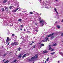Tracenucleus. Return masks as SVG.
I'll return each instance as SVG.
<instances>
[{"label":"nucleus","mask_w":63,"mask_h":63,"mask_svg":"<svg viewBox=\"0 0 63 63\" xmlns=\"http://www.w3.org/2000/svg\"><path fill=\"white\" fill-rule=\"evenodd\" d=\"M41 8H42V9L43 8V7H41Z\"/></svg>","instance_id":"nucleus-57"},{"label":"nucleus","mask_w":63,"mask_h":63,"mask_svg":"<svg viewBox=\"0 0 63 63\" xmlns=\"http://www.w3.org/2000/svg\"><path fill=\"white\" fill-rule=\"evenodd\" d=\"M18 6H19V5H18Z\"/></svg>","instance_id":"nucleus-60"},{"label":"nucleus","mask_w":63,"mask_h":63,"mask_svg":"<svg viewBox=\"0 0 63 63\" xmlns=\"http://www.w3.org/2000/svg\"><path fill=\"white\" fill-rule=\"evenodd\" d=\"M24 31H25V29H24Z\"/></svg>","instance_id":"nucleus-54"},{"label":"nucleus","mask_w":63,"mask_h":63,"mask_svg":"<svg viewBox=\"0 0 63 63\" xmlns=\"http://www.w3.org/2000/svg\"><path fill=\"white\" fill-rule=\"evenodd\" d=\"M44 5H46V3H42V4H41V5H43L44 6Z\"/></svg>","instance_id":"nucleus-23"},{"label":"nucleus","mask_w":63,"mask_h":63,"mask_svg":"<svg viewBox=\"0 0 63 63\" xmlns=\"http://www.w3.org/2000/svg\"><path fill=\"white\" fill-rule=\"evenodd\" d=\"M26 56H27V54H25L22 57V58H24V57H26Z\"/></svg>","instance_id":"nucleus-9"},{"label":"nucleus","mask_w":63,"mask_h":63,"mask_svg":"<svg viewBox=\"0 0 63 63\" xmlns=\"http://www.w3.org/2000/svg\"><path fill=\"white\" fill-rule=\"evenodd\" d=\"M20 26H21V27H23V25H21Z\"/></svg>","instance_id":"nucleus-49"},{"label":"nucleus","mask_w":63,"mask_h":63,"mask_svg":"<svg viewBox=\"0 0 63 63\" xmlns=\"http://www.w3.org/2000/svg\"><path fill=\"white\" fill-rule=\"evenodd\" d=\"M21 19H19L18 20V21H20V22H21Z\"/></svg>","instance_id":"nucleus-22"},{"label":"nucleus","mask_w":63,"mask_h":63,"mask_svg":"<svg viewBox=\"0 0 63 63\" xmlns=\"http://www.w3.org/2000/svg\"><path fill=\"white\" fill-rule=\"evenodd\" d=\"M33 12L34 13H36V12H35V11H33Z\"/></svg>","instance_id":"nucleus-52"},{"label":"nucleus","mask_w":63,"mask_h":63,"mask_svg":"<svg viewBox=\"0 0 63 63\" xmlns=\"http://www.w3.org/2000/svg\"><path fill=\"white\" fill-rule=\"evenodd\" d=\"M6 43H8L9 41V40H8V39H7L6 40Z\"/></svg>","instance_id":"nucleus-28"},{"label":"nucleus","mask_w":63,"mask_h":63,"mask_svg":"<svg viewBox=\"0 0 63 63\" xmlns=\"http://www.w3.org/2000/svg\"><path fill=\"white\" fill-rule=\"evenodd\" d=\"M7 54H4V56H6V55Z\"/></svg>","instance_id":"nucleus-44"},{"label":"nucleus","mask_w":63,"mask_h":63,"mask_svg":"<svg viewBox=\"0 0 63 63\" xmlns=\"http://www.w3.org/2000/svg\"><path fill=\"white\" fill-rule=\"evenodd\" d=\"M38 27H36V29L38 28Z\"/></svg>","instance_id":"nucleus-45"},{"label":"nucleus","mask_w":63,"mask_h":63,"mask_svg":"<svg viewBox=\"0 0 63 63\" xmlns=\"http://www.w3.org/2000/svg\"><path fill=\"white\" fill-rule=\"evenodd\" d=\"M12 11L13 13H16V10H12Z\"/></svg>","instance_id":"nucleus-14"},{"label":"nucleus","mask_w":63,"mask_h":63,"mask_svg":"<svg viewBox=\"0 0 63 63\" xmlns=\"http://www.w3.org/2000/svg\"><path fill=\"white\" fill-rule=\"evenodd\" d=\"M59 62H60L59 61L58 62V63H59Z\"/></svg>","instance_id":"nucleus-51"},{"label":"nucleus","mask_w":63,"mask_h":63,"mask_svg":"<svg viewBox=\"0 0 63 63\" xmlns=\"http://www.w3.org/2000/svg\"><path fill=\"white\" fill-rule=\"evenodd\" d=\"M61 36H63V33H62Z\"/></svg>","instance_id":"nucleus-42"},{"label":"nucleus","mask_w":63,"mask_h":63,"mask_svg":"<svg viewBox=\"0 0 63 63\" xmlns=\"http://www.w3.org/2000/svg\"><path fill=\"white\" fill-rule=\"evenodd\" d=\"M45 8H46L47 9H48V7H47L45 6Z\"/></svg>","instance_id":"nucleus-38"},{"label":"nucleus","mask_w":63,"mask_h":63,"mask_svg":"<svg viewBox=\"0 0 63 63\" xmlns=\"http://www.w3.org/2000/svg\"><path fill=\"white\" fill-rule=\"evenodd\" d=\"M45 63H47V62H46V61H45Z\"/></svg>","instance_id":"nucleus-61"},{"label":"nucleus","mask_w":63,"mask_h":63,"mask_svg":"<svg viewBox=\"0 0 63 63\" xmlns=\"http://www.w3.org/2000/svg\"><path fill=\"white\" fill-rule=\"evenodd\" d=\"M57 45V44L56 43H55V44H54L53 45V46H56Z\"/></svg>","instance_id":"nucleus-25"},{"label":"nucleus","mask_w":63,"mask_h":63,"mask_svg":"<svg viewBox=\"0 0 63 63\" xmlns=\"http://www.w3.org/2000/svg\"><path fill=\"white\" fill-rule=\"evenodd\" d=\"M35 37H34V38H35Z\"/></svg>","instance_id":"nucleus-62"},{"label":"nucleus","mask_w":63,"mask_h":63,"mask_svg":"<svg viewBox=\"0 0 63 63\" xmlns=\"http://www.w3.org/2000/svg\"><path fill=\"white\" fill-rule=\"evenodd\" d=\"M35 14L37 15V16H39V14L38 13L36 12Z\"/></svg>","instance_id":"nucleus-32"},{"label":"nucleus","mask_w":63,"mask_h":63,"mask_svg":"<svg viewBox=\"0 0 63 63\" xmlns=\"http://www.w3.org/2000/svg\"><path fill=\"white\" fill-rule=\"evenodd\" d=\"M54 10L56 12V13H57V15H58V12H57V10L55 8H54Z\"/></svg>","instance_id":"nucleus-12"},{"label":"nucleus","mask_w":63,"mask_h":63,"mask_svg":"<svg viewBox=\"0 0 63 63\" xmlns=\"http://www.w3.org/2000/svg\"><path fill=\"white\" fill-rule=\"evenodd\" d=\"M49 60V58L48 57L47 58V59H46V61H48Z\"/></svg>","instance_id":"nucleus-26"},{"label":"nucleus","mask_w":63,"mask_h":63,"mask_svg":"<svg viewBox=\"0 0 63 63\" xmlns=\"http://www.w3.org/2000/svg\"><path fill=\"white\" fill-rule=\"evenodd\" d=\"M3 22H4L3 24V26H6V23H5V21H3Z\"/></svg>","instance_id":"nucleus-6"},{"label":"nucleus","mask_w":63,"mask_h":63,"mask_svg":"<svg viewBox=\"0 0 63 63\" xmlns=\"http://www.w3.org/2000/svg\"><path fill=\"white\" fill-rule=\"evenodd\" d=\"M23 33H25V32H23Z\"/></svg>","instance_id":"nucleus-56"},{"label":"nucleus","mask_w":63,"mask_h":63,"mask_svg":"<svg viewBox=\"0 0 63 63\" xmlns=\"http://www.w3.org/2000/svg\"><path fill=\"white\" fill-rule=\"evenodd\" d=\"M53 35V33H52V34H50L49 35H48L47 36V37H50L51 36H52Z\"/></svg>","instance_id":"nucleus-10"},{"label":"nucleus","mask_w":63,"mask_h":63,"mask_svg":"<svg viewBox=\"0 0 63 63\" xmlns=\"http://www.w3.org/2000/svg\"><path fill=\"white\" fill-rule=\"evenodd\" d=\"M33 48H35L36 47V46H33Z\"/></svg>","instance_id":"nucleus-46"},{"label":"nucleus","mask_w":63,"mask_h":63,"mask_svg":"<svg viewBox=\"0 0 63 63\" xmlns=\"http://www.w3.org/2000/svg\"><path fill=\"white\" fill-rule=\"evenodd\" d=\"M13 26V25H11V26Z\"/></svg>","instance_id":"nucleus-58"},{"label":"nucleus","mask_w":63,"mask_h":63,"mask_svg":"<svg viewBox=\"0 0 63 63\" xmlns=\"http://www.w3.org/2000/svg\"><path fill=\"white\" fill-rule=\"evenodd\" d=\"M55 53V52H54L52 53H51L50 54H52V55H53V54H54V53Z\"/></svg>","instance_id":"nucleus-21"},{"label":"nucleus","mask_w":63,"mask_h":63,"mask_svg":"<svg viewBox=\"0 0 63 63\" xmlns=\"http://www.w3.org/2000/svg\"><path fill=\"white\" fill-rule=\"evenodd\" d=\"M17 61L16 60H15L14 61H13L12 62L13 63H15V62H16Z\"/></svg>","instance_id":"nucleus-16"},{"label":"nucleus","mask_w":63,"mask_h":63,"mask_svg":"<svg viewBox=\"0 0 63 63\" xmlns=\"http://www.w3.org/2000/svg\"><path fill=\"white\" fill-rule=\"evenodd\" d=\"M57 21H56L55 22V24H57Z\"/></svg>","instance_id":"nucleus-41"},{"label":"nucleus","mask_w":63,"mask_h":63,"mask_svg":"<svg viewBox=\"0 0 63 63\" xmlns=\"http://www.w3.org/2000/svg\"><path fill=\"white\" fill-rule=\"evenodd\" d=\"M36 31V32H38V29L36 30V29L35 31Z\"/></svg>","instance_id":"nucleus-40"},{"label":"nucleus","mask_w":63,"mask_h":63,"mask_svg":"<svg viewBox=\"0 0 63 63\" xmlns=\"http://www.w3.org/2000/svg\"><path fill=\"white\" fill-rule=\"evenodd\" d=\"M40 23L42 27L44 26L45 24V25H46L47 24V23L46 22V21L44 20H42L40 21Z\"/></svg>","instance_id":"nucleus-1"},{"label":"nucleus","mask_w":63,"mask_h":63,"mask_svg":"<svg viewBox=\"0 0 63 63\" xmlns=\"http://www.w3.org/2000/svg\"><path fill=\"white\" fill-rule=\"evenodd\" d=\"M7 0H4L3 1V3H6V2H7Z\"/></svg>","instance_id":"nucleus-17"},{"label":"nucleus","mask_w":63,"mask_h":63,"mask_svg":"<svg viewBox=\"0 0 63 63\" xmlns=\"http://www.w3.org/2000/svg\"><path fill=\"white\" fill-rule=\"evenodd\" d=\"M35 41L34 42H32V43L31 44H30V45H32V44H33V43H35Z\"/></svg>","instance_id":"nucleus-29"},{"label":"nucleus","mask_w":63,"mask_h":63,"mask_svg":"<svg viewBox=\"0 0 63 63\" xmlns=\"http://www.w3.org/2000/svg\"><path fill=\"white\" fill-rule=\"evenodd\" d=\"M7 40H10V38L9 37H7Z\"/></svg>","instance_id":"nucleus-37"},{"label":"nucleus","mask_w":63,"mask_h":63,"mask_svg":"<svg viewBox=\"0 0 63 63\" xmlns=\"http://www.w3.org/2000/svg\"><path fill=\"white\" fill-rule=\"evenodd\" d=\"M20 9V8H16V11H17V10H19V9Z\"/></svg>","instance_id":"nucleus-30"},{"label":"nucleus","mask_w":63,"mask_h":63,"mask_svg":"<svg viewBox=\"0 0 63 63\" xmlns=\"http://www.w3.org/2000/svg\"><path fill=\"white\" fill-rule=\"evenodd\" d=\"M12 7H13L12 6H10V7H9V8H10V9H12Z\"/></svg>","instance_id":"nucleus-31"},{"label":"nucleus","mask_w":63,"mask_h":63,"mask_svg":"<svg viewBox=\"0 0 63 63\" xmlns=\"http://www.w3.org/2000/svg\"><path fill=\"white\" fill-rule=\"evenodd\" d=\"M5 60L4 59V60H3V62H4V61H5Z\"/></svg>","instance_id":"nucleus-50"},{"label":"nucleus","mask_w":63,"mask_h":63,"mask_svg":"<svg viewBox=\"0 0 63 63\" xmlns=\"http://www.w3.org/2000/svg\"><path fill=\"white\" fill-rule=\"evenodd\" d=\"M34 58L35 59H37V58H38V55H35V56H34Z\"/></svg>","instance_id":"nucleus-7"},{"label":"nucleus","mask_w":63,"mask_h":63,"mask_svg":"<svg viewBox=\"0 0 63 63\" xmlns=\"http://www.w3.org/2000/svg\"><path fill=\"white\" fill-rule=\"evenodd\" d=\"M18 44V43L16 42H14L11 43L12 46H17Z\"/></svg>","instance_id":"nucleus-3"},{"label":"nucleus","mask_w":63,"mask_h":63,"mask_svg":"<svg viewBox=\"0 0 63 63\" xmlns=\"http://www.w3.org/2000/svg\"><path fill=\"white\" fill-rule=\"evenodd\" d=\"M15 34H12V36L11 37V39H16L17 38V37L16 36H15Z\"/></svg>","instance_id":"nucleus-2"},{"label":"nucleus","mask_w":63,"mask_h":63,"mask_svg":"<svg viewBox=\"0 0 63 63\" xmlns=\"http://www.w3.org/2000/svg\"><path fill=\"white\" fill-rule=\"evenodd\" d=\"M48 47L49 50H50L51 51H53V50H54V49L52 48L51 46V45H49Z\"/></svg>","instance_id":"nucleus-5"},{"label":"nucleus","mask_w":63,"mask_h":63,"mask_svg":"<svg viewBox=\"0 0 63 63\" xmlns=\"http://www.w3.org/2000/svg\"><path fill=\"white\" fill-rule=\"evenodd\" d=\"M5 10H7V9H8V7H6L5 8Z\"/></svg>","instance_id":"nucleus-35"},{"label":"nucleus","mask_w":63,"mask_h":63,"mask_svg":"<svg viewBox=\"0 0 63 63\" xmlns=\"http://www.w3.org/2000/svg\"><path fill=\"white\" fill-rule=\"evenodd\" d=\"M40 46H44V44H41L40 45Z\"/></svg>","instance_id":"nucleus-27"},{"label":"nucleus","mask_w":63,"mask_h":63,"mask_svg":"<svg viewBox=\"0 0 63 63\" xmlns=\"http://www.w3.org/2000/svg\"><path fill=\"white\" fill-rule=\"evenodd\" d=\"M10 42H9L8 44H7V46H8L9 45V44H10Z\"/></svg>","instance_id":"nucleus-36"},{"label":"nucleus","mask_w":63,"mask_h":63,"mask_svg":"<svg viewBox=\"0 0 63 63\" xmlns=\"http://www.w3.org/2000/svg\"><path fill=\"white\" fill-rule=\"evenodd\" d=\"M30 13L31 14H33V12H30Z\"/></svg>","instance_id":"nucleus-39"},{"label":"nucleus","mask_w":63,"mask_h":63,"mask_svg":"<svg viewBox=\"0 0 63 63\" xmlns=\"http://www.w3.org/2000/svg\"><path fill=\"white\" fill-rule=\"evenodd\" d=\"M56 1H57V0H56Z\"/></svg>","instance_id":"nucleus-64"},{"label":"nucleus","mask_w":63,"mask_h":63,"mask_svg":"<svg viewBox=\"0 0 63 63\" xmlns=\"http://www.w3.org/2000/svg\"><path fill=\"white\" fill-rule=\"evenodd\" d=\"M59 33V32H57V33Z\"/></svg>","instance_id":"nucleus-55"},{"label":"nucleus","mask_w":63,"mask_h":63,"mask_svg":"<svg viewBox=\"0 0 63 63\" xmlns=\"http://www.w3.org/2000/svg\"><path fill=\"white\" fill-rule=\"evenodd\" d=\"M1 10L3 12V11H4V9L3 8H2L1 9Z\"/></svg>","instance_id":"nucleus-33"},{"label":"nucleus","mask_w":63,"mask_h":63,"mask_svg":"<svg viewBox=\"0 0 63 63\" xmlns=\"http://www.w3.org/2000/svg\"><path fill=\"white\" fill-rule=\"evenodd\" d=\"M42 42H47L46 40H42Z\"/></svg>","instance_id":"nucleus-24"},{"label":"nucleus","mask_w":63,"mask_h":63,"mask_svg":"<svg viewBox=\"0 0 63 63\" xmlns=\"http://www.w3.org/2000/svg\"><path fill=\"white\" fill-rule=\"evenodd\" d=\"M38 20L39 21H40V20H41L42 19H41V17H39L38 18Z\"/></svg>","instance_id":"nucleus-13"},{"label":"nucleus","mask_w":63,"mask_h":63,"mask_svg":"<svg viewBox=\"0 0 63 63\" xmlns=\"http://www.w3.org/2000/svg\"><path fill=\"white\" fill-rule=\"evenodd\" d=\"M45 40H46V41H48V38L47 37H46L45 38Z\"/></svg>","instance_id":"nucleus-15"},{"label":"nucleus","mask_w":63,"mask_h":63,"mask_svg":"<svg viewBox=\"0 0 63 63\" xmlns=\"http://www.w3.org/2000/svg\"><path fill=\"white\" fill-rule=\"evenodd\" d=\"M40 0L41 1L42 0Z\"/></svg>","instance_id":"nucleus-59"},{"label":"nucleus","mask_w":63,"mask_h":63,"mask_svg":"<svg viewBox=\"0 0 63 63\" xmlns=\"http://www.w3.org/2000/svg\"><path fill=\"white\" fill-rule=\"evenodd\" d=\"M54 36H52L51 37V39H53V38H54Z\"/></svg>","instance_id":"nucleus-34"},{"label":"nucleus","mask_w":63,"mask_h":63,"mask_svg":"<svg viewBox=\"0 0 63 63\" xmlns=\"http://www.w3.org/2000/svg\"><path fill=\"white\" fill-rule=\"evenodd\" d=\"M63 22V19H62V21H61V22Z\"/></svg>","instance_id":"nucleus-47"},{"label":"nucleus","mask_w":63,"mask_h":63,"mask_svg":"<svg viewBox=\"0 0 63 63\" xmlns=\"http://www.w3.org/2000/svg\"><path fill=\"white\" fill-rule=\"evenodd\" d=\"M28 33H30V31H28Z\"/></svg>","instance_id":"nucleus-48"},{"label":"nucleus","mask_w":63,"mask_h":63,"mask_svg":"<svg viewBox=\"0 0 63 63\" xmlns=\"http://www.w3.org/2000/svg\"><path fill=\"white\" fill-rule=\"evenodd\" d=\"M20 30H22V29H20Z\"/></svg>","instance_id":"nucleus-53"},{"label":"nucleus","mask_w":63,"mask_h":63,"mask_svg":"<svg viewBox=\"0 0 63 63\" xmlns=\"http://www.w3.org/2000/svg\"><path fill=\"white\" fill-rule=\"evenodd\" d=\"M22 55L20 54L18 56V57L20 58H21V57H22Z\"/></svg>","instance_id":"nucleus-11"},{"label":"nucleus","mask_w":63,"mask_h":63,"mask_svg":"<svg viewBox=\"0 0 63 63\" xmlns=\"http://www.w3.org/2000/svg\"><path fill=\"white\" fill-rule=\"evenodd\" d=\"M43 53H46L48 52V51L46 50H45L43 51Z\"/></svg>","instance_id":"nucleus-8"},{"label":"nucleus","mask_w":63,"mask_h":63,"mask_svg":"<svg viewBox=\"0 0 63 63\" xmlns=\"http://www.w3.org/2000/svg\"><path fill=\"white\" fill-rule=\"evenodd\" d=\"M8 33H9V32H8L7 33L8 34Z\"/></svg>","instance_id":"nucleus-63"},{"label":"nucleus","mask_w":63,"mask_h":63,"mask_svg":"<svg viewBox=\"0 0 63 63\" xmlns=\"http://www.w3.org/2000/svg\"><path fill=\"white\" fill-rule=\"evenodd\" d=\"M38 24V23H36L35 24V25H37V24Z\"/></svg>","instance_id":"nucleus-43"},{"label":"nucleus","mask_w":63,"mask_h":63,"mask_svg":"<svg viewBox=\"0 0 63 63\" xmlns=\"http://www.w3.org/2000/svg\"><path fill=\"white\" fill-rule=\"evenodd\" d=\"M57 27L58 28H60V27L59 25H57Z\"/></svg>","instance_id":"nucleus-18"},{"label":"nucleus","mask_w":63,"mask_h":63,"mask_svg":"<svg viewBox=\"0 0 63 63\" xmlns=\"http://www.w3.org/2000/svg\"><path fill=\"white\" fill-rule=\"evenodd\" d=\"M20 49H21V48L20 47H19L18 49V51H20Z\"/></svg>","instance_id":"nucleus-20"},{"label":"nucleus","mask_w":63,"mask_h":63,"mask_svg":"<svg viewBox=\"0 0 63 63\" xmlns=\"http://www.w3.org/2000/svg\"><path fill=\"white\" fill-rule=\"evenodd\" d=\"M35 57H33L31 58V59H29V61H34V60H35Z\"/></svg>","instance_id":"nucleus-4"},{"label":"nucleus","mask_w":63,"mask_h":63,"mask_svg":"<svg viewBox=\"0 0 63 63\" xmlns=\"http://www.w3.org/2000/svg\"><path fill=\"white\" fill-rule=\"evenodd\" d=\"M60 54H61V55H62V56L63 57V53L62 52H60Z\"/></svg>","instance_id":"nucleus-19"}]
</instances>
